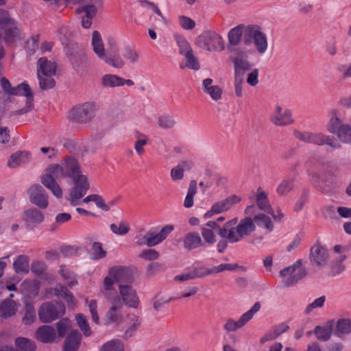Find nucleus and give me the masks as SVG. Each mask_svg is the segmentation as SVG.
I'll list each match as a JSON object with an SVG mask.
<instances>
[{
	"label": "nucleus",
	"instance_id": "e2e57ef3",
	"mask_svg": "<svg viewBox=\"0 0 351 351\" xmlns=\"http://www.w3.org/2000/svg\"><path fill=\"white\" fill-rule=\"evenodd\" d=\"M101 59L104 60L105 62L108 65L116 69H121L125 65V61L119 56H116L114 57H107L105 55V58Z\"/></svg>",
	"mask_w": 351,
	"mask_h": 351
},
{
	"label": "nucleus",
	"instance_id": "5701e85b",
	"mask_svg": "<svg viewBox=\"0 0 351 351\" xmlns=\"http://www.w3.org/2000/svg\"><path fill=\"white\" fill-rule=\"evenodd\" d=\"M22 219L26 227L32 230L44 221L45 215L38 208H32L24 211Z\"/></svg>",
	"mask_w": 351,
	"mask_h": 351
},
{
	"label": "nucleus",
	"instance_id": "de8ad7c7",
	"mask_svg": "<svg viewBox=\"0 0 351 351\" xmlns=\"http://www.w3.org/2000/svg\"><path fill=\"white\" fill-rule=\"evenodd\" d=\"M57 328V338L62 339L65 335L71 330V322L66 318L60 319L56 324Z\"/></svg>",
	"mask_w": 351,
	"mask_h": 351
},
{
	"label": "nucleus",
	"instance_id": "4468645a",
	"mask_svg": "<svg viewBox=\"0 0 351 351\" xmlns=\"http://www.w3.org/2000/svg\"><path fill=\"white\" fill-rule=\"evenodd\" d=\"M108 302L110 306L105 315V324L106 325L116 324H119L123 319L122 313L123 306L121 304L120 300L112 293L108 295H102Z\"/></svg>",
	"mask_w": 351,
	"mask_h": 351
},
{
	"label": "nucleus",
	"instance_id": "dca6fc26",
	"mask_svg": "<svg viewBox=\"0 0 351 351\" xmlns=\"http://www.w3.org/2000/svg\"><path fill=\"white\" fill-rule=\"evenodd\" d=\"M261 309V304L256 302L250 310L242 314L239 319L236 321L232 318H229L223 325V328L227 332H234L247 324L254 316V315Z\"/></svg>",
	"mask_w": 351,
	"mask_h": 351
},
{
	"label": "nucleus",
	"instance_id": "8fccbe9b",
	"mask_svg": "<svg viewBox=\"0 0 351 351\" xmlns=\"http://www.w3.org/2000/svg\"><path fill=\"white\" fill-rule=\"evenodd\" d=\"M136 138L134 148L138 156H142L145 153L144 147L148 143V137L144 134L136 132Z\"/></svg>",
	"mask_w": 351,
	"mask_h": 351
},
{
	"label": "nucleus",
	"instance_id": "7ed1b4c3",
	"mask_svg": "<svg viewBox=\"0 0 351 351\" xmlns=\"http://www.w3.org/2000/svg\"><path fill=\"white\" fill-rule=\"evenodd\" d=\"M132 280V271L130 268L121 265L111 267L104 279L100 292L102 295H108L110 293H115V283L124 284L123 282H130Z\"/></svg>",
	"mask_w": 351,
	"mask_h": 351
},
{
	"label": "nucleus",
	"instance_id": "37998d69",
	"mask_svg": "<svg viewBox=\"0 0 351 351\" xmlns=\"http://www.w3.org/2000/svg\"><path fill=\"white\" fill-rule=\"evenodd\" d=\"M351 331V321L348 319H339L336 323L334 334L337 337L349 333Z\"/></svg>",
	"mask_w": 351,
	"mask_h": 351
},
{
	"label": "nucleus",
	"instance_id": "603ef678",
	"mask_svg": "<svg viewBox=\"0 0 351 351\" xmlns=\"http://www.w3.org/2000/svg\"><path fill=\"white\" fill-rule=\"evenodd\" d=\"M158 124L163 130H169L174 127L176 121L171 115L162 114L158 117Z\"/></svg>",
	"mask_w": 351,
	"mask_h": 351
},
{
	"label": "nucleus",
	"instance_id": "680f3d73",
	"mask_svg": "<svg viewBox=\"0 0 351 351\" xmlns=\"http://www.w3.org/2000/svg\"><path fill=\"white\" fill-rule=\"evenodd\" d=\"M123 57L129 62L134 64L138 62L139 53L136 49L127 47L124 49Z\"/></svg>",
	"mask_w": 351,
	"mask_h": 351
},
{
	"label": "nucleus",
	"instance_id": "aec40b11",
	"mask_svg": "<svg viewBox=\"0 0 351 351\" xmlns=\"http://www.w3.org/2000/svg\"><path fill=\"white\" fill-rule=\"evenodd\" d=\"M256 202L260 210L271 215L274 220L280 221L283 217V214L280 210L275 212L273 210L268 200L267 193L261 187L258 188L256 191Z\"/></svg>",
	"mask_w": 351,
	"mask_h": 351
},
{
	"label": "nucleus",
	"instance_id": "9b49d317",
	"mask_svg": "<svg viewBox=\"0 0 351 351\" xmlns=\"http://www.w3.org/2000/svg\"><path fill=\"white\" fill-rule=\"evenodd\" d=\"M38 313L43 323H50L64 315L65 306L59 302H45L40 306Z\"/></svg>",
	"mask_w": 351,
	"mask_h": 351
},
{
	"label": "nucleus",
	"instance_id": "4be33fe9",
	"mask_svg": "<svg viewBox=\"0 0 351 351\" xmlns=\"http://www.w3.org/2000/svg\"><path fill=\"white\" fill-rule=\"evenodd\" d=\"M217 221H209L201 227V234L202 236V241L204 246H211L217 241L216 231L221 229Z\"/></svg>",
	"mask_w": 351,
	"mask_h": 351
},
{
	"label": "nucleus",
	"instance_id": "6e6552de",
	"mask_svg": "<svg viewBox=\"0 0 351 351\" xmlns=\"http://www.w3.org/2000/svg\"><path fill=\"white\" fill-rule=\"evenodd\" d=\"M280 277L286 287H291L306 276L305 261L300 259L291 266L280 271Z\"/></svg>",
	"mask_w": 351,
	"mask_h": 351
},
{
	"label": "nucleus",
	"instance_id": "cd10ccee",
	"mask_svg": "<svg viewBox=\"0 0 351 351\" xmlns=\"http://www.w3.org/2000/svg\"><path fill=\"white\" fill-rule=\"evenodd\" d=\"M32 160V155L27 151H18L12 154L8 160V165L10 168H17L29 162Z\"/></svg>",
	"mask_w": 351,
	"mask_h": 351
},
{
	"label": "nucleus",
	"instance_id": "a19ab883",
	"mask_svg": "<svg viewBox=\"0 0 351 351\" xmlns=\"http://www.w3.org/2000/svg\"><path fill=\"white\" fill-rule=\"evenodd\" d=\"M174 40L178 47L179 53L182 56L187 55L193 51L189 42L183 35L179 34H175Z\"/></svg>",
	"mask_w": 351,
	"mask_h": 351
},
{
	"label": "nucleus",
	"instance_id": "412c9836",
	"mask_svg": "<svg viewBox=\"0 0 351 351\" xmlns=\"http://www.w3.org/2000/svg\"><path fill=\"white\" fill-rule=\"evenodd\" d=\"M271 121L277 126H287L294 123L292 112L288 108L283 109L276 105L271 116Z\"/></svg>",
	"mask_w": 351,
	"mask_h": 351
},
{
	"label": "nucleus",
	"instance_id": "f3484780",
	"mask_svg": "<svg viewBox=\"0 0 351 351\" xmlns=\"http://www.w3.org/2000/svg\"><path fill=\"white\" fill-rule=\"evenodd\" d=\"M230 60L234 66V76L236 77H243L245 73L252 66L247 53L241 49L236 50Z\"/></svg>",
	"mask_w": 351,
	"mask_h": 351
},
{
	"label": "nucleus",
	"instance_id": "a18cd8bd",
	"mask_svg": "<svg viewBox=\"0 0 351 351\" xmlns=\"http://www.w3.org/2000/svg\"><path fill=\"white\" fill-rule=\"evenodd\" d=\"M15 346L18 351H34L36 350L34 342L25 337H17L15 339Z\"/></svg>",
	"mask_w": 351,
	"mask_h": 351
},
{
	"label": "nucleus",
	"instance_id": "0e129e2a",
	"mask_svg": "<svg viewBox=\"0 0 351 351\" xmlns=\"http://www.w3.org/2000/svg\"><path fill=\"white\" fill-rule=\"evenodd\" d=\"M185 58V66L188 69L197 71L200 69L199 63L193 54V51L183 56Z\"/></svg>",
	"mask_w": 351,
	"mask_h": 351
},
{
	"label": "nucleus",
	"instance_id": "c9c22d12",
	"mask_svg": "<svg viewBox=\"0 0 351 351\" xmlns=\"http://www.w3.org/2000/svg\"><path fill=\"white\" fill-rule=\"evenodd\" d=\"M13 268L16 274H26L29 271V258L26 255H19L13 262Z\"/></svg>",
	"mask_w": 351,
	"mask_h": 351
},
{
	"label": "nucleus",
	"instance_id": "052dcab7",
	"mask_svg": "<svg viewBox=\"0 0 351 351\" xmlns=\"http://www.w3.org/2000/svg\"><path fill=\"white\" fill-rule=\"evenodd\" d=\"M12 93V95H21L27 97L32 96V90L29 86L25 82H23L17 86L14 87V90Z\"/></svg>",
	"mask_w": 351,
	"mask_h": 351
},
{
	"label": "nucleus",
	"instance_id": "864d4df0",
	"mask_svg": "<svg viewBox=\"0 0 351 351\" xmlns=\"http://www.w3.org/2000/svg\"><path fill=\"white\" fill-rule=\"evenodd\" d=\"M90 254L93 260H98L106 256V252L103 249L101 243L95 242L90 250Z\"/></svg>",
	"mask_w": 351,
	"mask_h": 351
},
{
	"label": "nucleus",
	"instance_id": "393cba45",
	"mask_svg": "<svg viewBox=\"0 0 351 351\" xmlns=\"http://www.w3.org/2000/svg\"><path fill=\"white\" fill-rule=\"evenodd\" d=\"M35 338L42 343H52L56 341L57 333L52 326L43 325L36 330Z\"/></svg>",
	"mask_w": 351,
	"mask_h": 351
},
{
	"label": "nucleus",
	"instance_id": "58836bf2",
	"mask_svg": "<svg viewBox=\"0 0 351 351\" xmlns=\"http://www.w3.org/2000/svg\"><path fill=\"white\" fill-rule=\"evenodd\" d=\"M91 44L94 52L97 54L99 58H105V49L100 33L97 31H94L92 34Z\"/></svg>",
	"mask_w": 351,
	"mask_h": 351
},
{
	"label": "nucleus",
	"instance_id": "a211bd4d",
	"mask_svg": "<svg viewBox=\"0 0 351 351\" xmlns=\"http://www.w3.org/2000/svg\"><path fill=\"white\" fill-rule=\"evenodd\" d=\"M241 198L236 195H230L222 200L215 202L210 209L204 215V219L212 217L215 215L229 210L234 205L239 203Z\"/></svg>",
	"mask_w": 351,
	"mask_h": 351
},
{
	"label": "nucleus",
	"instance_id": "bb28decb",
	"mask_svg": "<svg viewBox=\"0 0 351 351\" xmlns=\"http://www.w3.org/2000/svg\"><path fill=\"white\" fill-rule=\"evenodd\" d=\"M209 274H210V271L207 268H195L183 274L176 276L174 277V280L176 281L184 282L195 278H202Z\"/></svg>",
	"mask_w": 351,
	"mask_h": 351
},
{
	"label": "nucleus",
	"instance_id": "2eb2a0df",
	"mask_svg": "<svg viewBox=\"0 0 351 351\" xmlns=\"http://www.w3.org/2000/svg\"><path fill=\"white\" fill-rule=\"evenodd\" d=\"M119 295L117 291L113 293L121 301V304H125L127 306L138 308L140 305V300L136 289L127 284L120 283L118 285Z\"/></svg>",
	"mask_w": 351,
	"mask_h": 351
},
{
	"label": "nucleus",
	"instance_id": "f03ea898",
	"mask_svg": "<svg viewBox=\"0 0 351 351\" xmlns=\"http://www.w3.org/2000/svg\"><path fill=\"white\" fill-rule=\"evenodd\" d=\"M256 229V224L251 217H246L239 221L233 218L226 221L219 229V235L230 243L242 241L250 235Z\"/></svg>",
	"mask_w": 351,
	"mask_h": 351
},
{
	"label": "nucleus",
	"instance_id": "f257e3e1",
	"mask_svg": "<svg viewBox=\"0 0 351 351\" xmlns=\"http://www.w3.org/2000/svg\"><path fill=\"white\" fill-rule=\"evenodd\" d=\"M81 173L78 162L73 158H68L61 165H49L42 175L40 182L54 196L61 198L63 195L62 190L56 180L64 177L73 178Z\"/></svg>",
	"mask_w": 351,
	"mask_h": 351
},
{
	"label": "nucleus",
	"instance_id": "ea45409f",
	"mask_svg": "<svg viewBox=\"0 0 351 351\" xmlns=\"http://www.w3.org/2000/svg\"><path fill=\"white\" fill-rule=\"evenodd\" d=\"M333 321L326 322L324 326H318L315 328L314 333L319 340L328 341L332 332Z\"/></svg>",
	"mask_w": 351,
	"mask_h": 351
},
{
	"label": "nucleus",
	"instance_id": "774afa93",
	"mask_svg": "<svg viewBox=\"0 0 351 351\" xmlns=\"http://www.w3.org/2000/svg\"><path fill=\"white\" fill-rule=\"evenodd\" d=\"M250 72L247 75L246 82L250 86L254 87L258 84V75L259 71L258 69L254 68L253 69H250Z\"/></svg>",
	"mask_w": 351,
	"mask_h": 351
},
{
	"label": "nucleus",
	"instance_id": "49530a36",
	"mask_svg": "<svg viewBox=\"0 0 351 351\" xmlns=\"http://www.w3.org/2000/svg\"><path fill=\"white\" fill-rule=\"evenodd\" d=\"M122 82V77L116 75L106 74L101 77V84L107 88L121 86Z\"/></svg>",
	"mask_w": 351,
	"mask_h": 351
},
{
	"label": "nucleus",
	"instance_id": "c756f323",
	"mask_svg": "<svg viewBox=\"0 0 351 351\" xmlns=\"http://www.w3.org/2000/svg\"><path fill=\"white\" fill-rule=\"evenodd\" d=\"M204 92L208 95L214 101H218L221 99L222 89L217 85L213 84V80L210 78H206L202 82Z\"/></svg>",
	"mask_w": 351,
	"mask_h": 351
},
{
	"label": "nucleus",
	"instance_id": "1a4fd4ad",
	"mask_svg": "<svg viewBox=\"0 0 351 351\" xmlns=\"http://www.w3.org/2000/svg\"><path fill=\"white\" fill-rule=\"evenodd\" d=\"M97 107L94 102H85L77 105L70 110L68 119L77 123H88L96 114Z\"/></svg>",
	"mask_w": 351,
	"mask_h": 351
},
{
	"label": "nucleus",
	"instance_id": "a878e982",
	"mask_svg": "<svg viewBox=\"0 0 351 351\" xmlns=\"http://www.w3.org/2000/svg\"><path fill=\"white\" fill-rule=\"evenodd\" d=\"M193 167V162L191 160H184L173 167L170 172L171 178L173 181L181 180L184 178V173L190 171Z\"/></svg>",
	"mask_w": 351,
	"mask_h": 351
},
{
	"label": "nucleus",
	"instance_id": "338daca9",
	"mask_svg": "<svg viewBox=\"0 0 351 351\" xmlns=\"http://www.w3.org/2000/svg\"><path fill=\"white\" fill-rule=\"evenodd\" d=\"M71 215L67 213H59L56 216L55 222L51 225V229L56 230L59 226L71 220Z\"/></svg>",
	"mask_w": 351,
	"mask_h": 351
},
{
	"label": "nucleus",
	"instance_id": "3c124183",
	"mask_svg": "<svg viewBox=\"0 0 351 351\" xmlns=\"http://www.w3.org/2000/svg\"><path fill=\"white\" fill-rule=\"evenodd\" d=\"M25 315L23 318V322L25 325L32 324L36 319V312L32 303L25 301Z\"/></svg>",
	"mask_w": 351,
	"mask_h": 351
},
{
	"label": "nucleus",
	"instance_id": "b1692460",
	"mask_svg": "<svg viewBox=\"0 0 351 351\" xmlns=\"http://www.w3.org/2000/svg\"><path fill=\"white\" fill-rule=\"evenodd\" d=\"M310 259L312 264L322 267L328 259V252L326 248L317 243L311 248Z\"/></svg>",
	"mask_w": 351,
	"mask_h": 351
},
{
	"label": "nucleus",
	"instance_id": "4d7b16f0",
	"mask_svg": "<svg viewBox=\"0 0 351 351\" xmlns=\"http://www.w3.org/2000/svg\"><path fill=\"white\" fill-rule=\"evenodd\" d=\"M197 192L196 182L194 181L191 182L186 196L184 202V206L186 208H191L193 205V197Z\"/></svg>",
	"mask_w": 351,
	"mask_h": 351
},
{
	"label": "nucleus",
	"instance_id": "473e14b6",
	"mask_svg": "<svg viewBox=\"0 0 351 351\" xmlns=\"http://www.w3.org/2000/svg\"><path fill=\"white\" fill-rule=\"evenodd\" d=\"M81 341V335L76 330H71L66 337L64 344V351H76Z\"/></svg>",
	"mask_w": 351,
	"mask_h": 351
},
{
	"label": "nucleus",
	"instance_id": "6e6d98bb",
	"mask_svg": "<svg viewBox=\"0 0 351 351\" xmlns=\"http://www.w3.org/2000/svg\"><path fill=\"white\" fill-rule=\"evenodd\" d=\"M111 231L117 235H125L130 230V226L128 223L125 221H119L116 223H112L110 225Z\"/></svg>",
	"mask_w": 351,
	"mask_h": 351
},
{
	"label": "nucleus",
	"instance_id": "6ab92c4d",
	"mask_svg": "<svg viewBox=\"0 0 351 351\" xmlns=\"http://www.w3.org/2000/svg\"><path fill=\"white\" fill-rule=\"evenodd\" d=\"M29 201L38 208L45 209L49 206V196L40 184H33L27 190Z\"/></svg>",
	"mask_w": 351,
	"mask_h": 351
},
{
	"label": "nucleus",
	"instance_id": "c85d7f7f",
	"mask_svg": "<svg viewBox=\"0 0 351 351\" xmlns=\"http://www.w3.org/2000/svg\"><path fill=\"white\" fill-rule=\"evenodd\" d=\"M40 283L36 280H25L21 285V291L25 298L33 299L38 293Z\"/></svg>",
	"mask_w": 351,
	"mask_h": 351
},
{
	"label": "nucleus",
	"instance_id": "69168bd1",
	"mask_svg": "<svg viewBox=\"0 0 351 351\" xmlns=\"http://www.w3.org/2000/svg\"><path fill=\"white\" fill-rule=\"evenodd\" d=\"M178 23L180 26L184 30H192L196 25L195 21L184 15L178 17Z\"/></svg>",
	"mask_w": 351,
	"mask_h": 351
},
{
	"label": "nucleus",
	"instance_id": "bf43d9fd",
	"mask_svg": "<svg viewBox=\"0 0 351 351\" xmlns=\"http://www.w3.org/2000/svg\"><path fill=\"white\" fill-rule=\"evenodd\" d=\"M60 273L69 286L72 287L77 284L74 274L65 266L62 265L60 267Z\"/></svg>",
	"mask_w": 351,
	"mask_h": 351
},
{
	"label": "nucleus",
	"instance_id": "2f4dec72",
	"mask_svg": "<svg viewBox=\"0 0 351 351\" xmlns=\"http://www.w3.org/2000/svg\"><path fill=\"white\" fill-rule=\"evenodd\" d=\"M245 30L246 26L243 24L230 29L228 33V40L230 45H239L241 41L243 34H244V38H245Z\"/></svg>",
	"mask_w": 351,
	"mask_h": 351
},
{
	"label": "nucleus",
	"instance_id": "5fc2aeb1",
	"mask_svg": "<svg viewBox=\"0 0 351 351\" xmlns=\"http://www.w3.org/2000/svg\"><path fill=\"white\" fill-rule=\"evenodd\" d=\"M293 188V180L291 179L283 180L277 186L276 192L283 196L288 194Z\"/></svg>",
	"mask_w": 351,
	"mask_h": 351
},
{
	"label": "nucleus",
	"instance_id": "72a5a7b5",
	"mask_svg": "<svg viewBox=\"0 0 351 351\" xmlns=\"http://www.w3.org/2000/svg\"><path fill=\"white\" fill-rule=\"evenodd\" d=\"M183 243L184 247L188 250H193L204 246L201 237L195 232L186 234L184 238Z\"/></svg>",
	"mask_w": 351,
	"mask_h": 351
},
{
	"label": "nucleus",
	"instance_id": "c03bdc74",
	"mask_svg": "<svg viewBox=\"0 0 351 351\" xmlns=\"http://www.w3.org/2000/svg\"><path fill=\"white\" fill-rule=\"evenodd\" d=\"M254 222L261 228L266 229L268 232H272L274 225L271 222L270 217L265 214L256 215L254 217Z\"/></svg>",
	"mask_w": 351,
	"mask_h": 351
},
{
	"label": "nucleus",
	"instance_id": "39448f33",
	"mask_svg": "<svg viewBox=\"0 0 351 351\" xmlns=\"http://www.w3.org/2000/svg\"><path fill=\"white\" fill-rule=\"evenodd\" d=\"M0 30L3 32V40L8 45H12L23 39V34L17 22L11 18L9 12H1L0 18Z\"/></svg>",
	"mask_w": 351,
	"mask_h": 351
},
{
	"label": "nucleus",
	"instance_id": "ddd939ff",
	"mask_svg": "<svg viewBox=\"0 0 351 351\" xmlns=\"http://www.w3.org/2000/svg\"><path fill=\"white\" fill-rule=\"evenodd\" d=\"M328 131L335 134L337 138L343 143H351V125L346 124L333 114L327 125Z\"/></svg>",
	"mask_w": 351,
	"mask_h": 351
},
{
	"label": "nucleus",
	"instance_id": "9d476101",
	"mask_svg": "<svg viewBox=\"0 0 351 351\" xmlns=\"http://www.w3.org/2000/svg\"><path fill=\"white\" fill-rule=\"evenodd\" d=\"M174 230V226L168 224L160 230L151 229L143 237H136V244L139 246L147 245L153 247L162 243L167 236Z\"/></svg>",
	"mask_w": 351,
	"mask_h": 351
},
{
	"label": "nucleus",
	"instance_id": "e433bc0d",
	"mask_svg": "<svg viewBox=\"0 0 351 351\" xmlns=\"http://www.w3.org/2000/svg\"><path fill=\"white\" fill-rule=\"evenodd\" d=\"M54 295L58 298H64L69 308H75L77 305V300L69 290L62 286L58 285L54 290Z\"/></svg>",
	"mask_w": 351,
	"mask_h": 351
},
{
	"label": "nucleus",
	"instance_id": "0eeeda50",
	"mask_svg": "<svg viewBox=\"0 0 351 351\" xmlns=\"http://www.w3.org/2000/svg\"><path fill=\"white\" fill-rule=\"evenodd\" d=\"M251 43H254L260 55L265 53L268 49L267 36L259 25H248L246 26L245 44L249 45Z\"/></svg>",
	"mask_w": 351,
	"mask_h": 351
},
{
	"label": "nucleus",
	"instance_id": "f8f14e48",
	"mask_svg": "<svg viewBox=\"0 0 351 351\" xmlns=\"http://www.w3.org/2000/svg\"><path fill=\"white\" fill-rule=\"evenodd\" d=\"M73 184L69 191V200L71 205L76 206L90 189V182L87 176L81 173L72 178Z\"/></svg>",
	"mask_w": 351,
	"mask_h": 351
},
{
	"label": "nucleus",
	"instance_id": "79ce46f5",
	"mask_svg": "<svg viewBox=\"0 0 351 351\" xmlns=\"http://www.w3.org/2000/svg\"><path fill=\"white\" fill-rule=\"evenodd\" d=\"M99 351H125V344L121 339H113L104 343Z\"/></svg>",
	"mask_w": 351,
	"mask_h": 351
},
{
	"label": "nucleus",
	"instance_id": "20e7f679",
	"mask_svg": "<svg viewBox=\"0 0 351 351\" xmlns=\"http://www.w3.org/2000/svg\"><path fill=\"white\" fill-rule=\"evenodd\" d=\"M56 63L45 57L38 60L37 77L41 89L46 90L54 87L56 82L53 76L56 75Z\"/></svg>",
	"mask_w": 351,
	"mask_h": 351
},
{
	"label": "nucleus",
	"instance_id": "13d9d810",
	"mask_svg": "<svg viewBox=\"0 0 351 351\" xmlns=\"http://www.w3.org/2000/svg\"><path fill=\"white\" fill-rule=\"evenodd\" d=\"M86 304H87L89 311L91 315V319L93 322L97 324H99V316L97 311V302L96 300H90V301L88 298L86 299Z\"/></svg>",
	"mask_w": 351,
	"mask_h": 351
},
{
	"label": "nucleus",
	"instance_id": "f704fd0d",
	"mask_svg": "<svg viewBox=\"0 0 351 351\" xmlns=\"http://www.w3.org/2000/svg\"><path fill=\"white\" fill-rule=\"evenodd\" d=\"M346 259V255H341L338 258L333 260L328 267L327 275L329 276H335L343 273L346 269V266L343 262Z\"/></svg>",
	"mask_w": 351,
	"mask_h": 351
},
{
	"label": "nucleus",
	"instance_id": "423d86ee",
	"mask_svg": "<svg viewBox=\"0 0 351 351\" xmlns=\"http://www.w3.org/2000/svg\"><path fill=\"white\" fill-rule=\"evenodd\" d=\"M195 45L208 51L221 52L225 49L223 37L211 30L204 31L199 35L195 40Z\"/></svg>",
	"mask_w": 351,
	"mask_h": 351
},
{
	"label": "nucleus",
	"instance_id": "4c0bfd02",
	"mask_svg": "<svg viewBox=\"0 0 351 351\" xmlns=\"http://www.w3.org/2000/svg\"><path fill=\"white\" fill-rule=\"evenodd\" d=\"M308 143L316 145H329L333 148H339V145L329 136H326L321 133H311L308 134Z\"/></svg>",
	"mask_w": 351,
	"mask_h": 351
},
{
	"label": "nucleus",
	"instance_id": "09e8293b",
	"mask_svg": "<svg viewBox=\"0 0 351 351\" xmlns=\"http://www.w3.org/2000/svg\"><path fill=\"white\" fill-rule=\"evenodd\" d=\"M75 320L78 327L86 337H89L92 334V331L89 326L86 315L82 313H78L75 315Z\"/></svg>",
	"mask_w": 351,
	"mask_h": 351
},
{
	"label": "nucleus",
	"instance_id": "7c9ffc66",
	"mask_svg": "<svg viewBox=\"0 0 351 351\" xmlns=\"http://www.w3.org/2000/svg\"><path fill=\"white\" fill-rule=\"evenodd\" d=\"M13 294L10 298L4 300L0 304V316L3 318H8L16 314L17 311V304L12 300Z\"/></svg>",
	"mask_w": 351,
	"mask_h": 351
}]
</instances>
